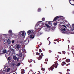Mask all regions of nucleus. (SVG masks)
Instances as JSON below:
<instances>
[{
  "mask_svg": "<svg viewBox=\"0 0 74 74\" xmlns=\"http://www.w3.org/2000/svg\"><path fill=\"white\" fill-rule=\"evenodd\" d=\"M21 74H24L25 73V70L22 69H21Z\"/></svg>",
  "mask_w": 74,
  "mask_h": 74,
  "instance_id": "9",
  "label": "nucleus"
},
{
  "mask_svg": "<svg viewBox=\"0 0 74 74\" xmlns=\"http://www.w3.org/2000/svg\"><path fill=\"white\" fill-rule=\"evenodd\" d=\"M27 33L28 34H31V33H32V31H31V30L28 31H27Z\"/></svg>",
  "mask_w": 74,
  "mask_h": 74,
  "instance_id": "14",
  "label": "nucleus"
},
{
  "mask_svg": "<svg viewBox=\"0 0 74 74\" xmlns=\"http://www.w3.org/2000/svg\"><path fill=\"white\" fill-rule=\"evenodd\" d=\"M21 35L23 36H25V32H23L21 34Z\"/></svg>",
  "mask_w": 74,
  "mask_h": 74,
  "instance_id": "26",
  "label": "nucleus"
},
{
  "mask_svg": "<svg viewBox=\"0 0 74 74\" xmlns=\"http://www.w3.org/2000/svg\"><path fill=\"white\" fill-rule=\"evenodd\" d=\"M8 44H11V40H10L8 39L7 41Z\"/></svg>",
  "mask_w": 74,
  "mask_h": 74,
  "instance_id": "8",
  "label": "nucleus"
},
{
  "mask_svg": "<svg viewBox=\"0 0 74 74\" xmlns=\"http://www.w3.org/2000/svg\"><path fill=\"white\" fill-rule=\"evenodd\" d=\"M21 65V63H18L17 65H16V66H19V65Z\"/></svg>",
  "mask_w": 74,
  "mask_h": 74,
  "instance_id": "23",
  "label": "nucleus"
},
{
  "mask_svg": "<svg viewBox=\"0 0 74 74\" xmlns=\"http://www.w3.org/2000/svg\"><path fill=\"white\" fill-rule=\"evenodd\" d=\"M10 51H12V52H13L15 53V49H11L10 50Z\"/></svg>",
  "mask_w": 74,
  "mask_h": 74,
  "instance_id": "10",
  "label": "nucleus"
},
{
  "mask_svg": "<svg viewBox=\"0 0 74 74\" xmlns=\"http://www.w3.org/2000/svg\"><path fill=\"white\" fill-rule=\"evenodd\" d=\"M58 24V23L57 22L56 23H54V26H56V25H57V24Z\"/></svg>",
  "mask_w": 74,
  "mask_h": 74,
  "instance_id": "28",
  "label": "nucleus"
},
{
  "mask_svg": "<svg viewBox=\"0 0 74 74\" xmlns=\"http://www.w3.org/2000/svg\"><path fill=\"white\" fill-rule=\"evenodd\" d=\"M37 58L38 60H40V59H42V56L40 55L39 56V57H37Z\"/></svg>",
  "mask_w": 74,
  "mask_h": 74,
  "instance_id": "6",
  "label": "nucleus"
},
{
  "mask_svg": "<svg viewBox=\"0 0 74 74\" xmlns=\"http://www.w3.org/2000/svg\"><path fill=\"white\" fill-rule=\"evenodd\" d=\"M38 72H39V74H41V73H40V71H38Z\"/></svg>",
  "mask_w": 74,
  "mask_h": 74,
  "instance_id": "55",
  "label": "nucleus"
},
{
  "mask_svg": "<svg viewBox=\"0 0 74 74\" xmlns=\"http://www.w3.org/2000/svg\"><path fill=\"white\" fill-rule=\"evenodd\" d=\"M42 21H44L45 20V18L43 17L42 18Z\"/></svg>",
  "mask_w": 74,
  "mask_h": 74,
  "instance_id": "24",
  "label": "nucleus"
},
{
  "mask_svg": "<svg viewBox=\"0 0 74 74\" xmlns=\"http://www.w3.org/2000/svg\"><path fill=\"white\" fill-rule=\"evenodd\" d=\"M32 65V64H31L30 66H29L30 67L31 66V65Z\"/></svg>",
  "mask_w": 74,
  "mask_h": 74,
  "instance_id": "59",
  "label": "nucleus"
},
{
  "mask_svg": "<svg viewBox=\"0 0 74 74\" xmlns=\"http://www.w3.org/2000/svg\"><path fill=\"white\" fill-rule=\"evenodd\" d=\"M11 70V69L10 68H8L7 69V71L8 72H10V70Z\"/></svg>",
  "mask_w": 74,
  "mask_h": 74,
  "instance_id": "20",
  "label": "nucleus"
},
{
  "mask_svg": "<svg viewBox=\"0 0 74 74\" xmlns=\"http://www.w3.org/2000/svg\"><path fill=\"white\" fill-rule=\"evenodd\" d=\"M72 49H74V47H72Z\"/></svg>",
  "mask_w": 74,
  "mask_h": 74,
  "instance_id": "41",
  "label": "nucleus"
},
{
  "mask_svg": "<svg viewBox=\"0 0 74 74\" xmlns=\"http://www.w3.org/2000/svg\"><path fill=\"white\" fill-rule=\"evenodd\" d=\"M57 67H58V65H56V64H54L52 66H51V67L49 69V71H50V70L53 71L54 67H55L56 69V68H57Z\"/></svg>",
  "mask_w": 74,
  "mask_h": 74,
  "instance_id": "1",
  "label": "nucleus"
},
{
  "mask_svg": "<svg viewBox=\"0 0 74 74\" xmlns=\"http://www.w3.org/2000/svg\"><path fill=\"white\" fill-rule=\"evenodd\" d=\"M66 62L69 63L70 62V60L69 59H67L66 60Z\"/></svg>",
  "mask_w": 74,
  "mask_h": 74,
  "instance_id": "16",
  "label": "nucleus"
},
{
  "mask_svg": "<svg viewBox=\"0 0 74 74\" xmlns=\"http://www.w3.org/2000/svg\"><path fill=\"white\" fill-rule=\"evenodd\" d=\"M65 51H63V52L62 53H63L65 55Z\"/></svg>",
  "mask_w": 74,
  "mask_h": 74,
  "instance_id": "38",
  "label": "nucleus"
},
{
  "mask_svg": "<svg viewBox=\"0 0 74 74\" xmlns=\"http://www.w3.org/2000/svg\"><path fill=\"white\" fill-rule=\"evenodd\" d=\"M66 74H70V73H67Z\"/></svg>",
  "mask_w": 74,
  "mask_h": 74,
  "instance_id": "53",
  "label": "nucleus"
},
{
  "mask_svg": "<svg viewBox=\"0 0 74 74\" xmlns=\"http://www.w3.org/2000/svg\"><path fill=\"white\" fill-rule=\"evenodd\" d=\"M58 53H60V54H61L62 53H60L59 52H58Z\"/></svg>",
  "mask_w": 74,
  "mask_h": 74,
  "instance_id": "49",
  "label": "nucleus"
},
{
  "mask_svg": "<svg viewBox=\"0 0 74 74\" xmlns=\"http://www.w3.org/2000/svg\"><path fill=\"white\" fill-rule=\"evenodd\" d=\"M19 56L20 57L22 58V53H20L19 54Z\"/></svg>",
  "mask_w": 74,
  "mask_h": 74,
  "instance_id": "19",
  "label": "nucleus"
},
{
  "mask_svg": "<svg viewBox=\"0 0 74 74\" xmlns=\"http://www.w3.org/2000/svg\"><path fill=\"white\" fill-rule=\"evenodd\" d=\"M34 38V36H33V35H31L30 36V37H27V38H26V41H28V42H29V41H30L31 40V39L32 38V39H33V38Z\"/></svg>",
  "mask_w": 74,
  "mask_h": 74,
  "instance_id": "2",
  "label": "nucleus"
},
{
  "mask_svg": "<svg viewBox=\"0 0 74 74\" xmlns=\"http://www.w3.org/2000/svg\"><path fill=\"white\" fill-rule=\"evenodd\" d=\"M3 54V53H0V55H2Z\"/></svg>",
  "mask_w": 74,
  "mask_h": 74,
  "instance_id": "47",
  "label": "nucleus"
},
{
  "mask_svg": "<svg viewBox=\"0 0 74 74\" xmlns=\"http://www.w3.org/2000/svg\"><path fill=\"white\" fill-rule=\"evenodd\" d=\"M17 61H18V59H17Z\"/></svg>",
  "mask_w": 74,
  "mask_h": 74,
  "instance_id": "58",
  "label": "nucleus"
},
{
  "mask_svg": "<svg viewBox=\"0 0 74 74\" xmlns=\"http://www.w3.org/2000/svg\"><path fill=\"white\" fill-rule=\"evenodd\" d=\"M64 64H66V63L64 61L63 62H62V66H64Z\"/></svg>",
  "mask_w": 74,
  "mask_h": 74,
  "instance_id": "13",
  "label": "nucleus"
},
{
  "mask_svg": "<svg viewBox=\"0 0 74 74\" xmlns=\"http://www.w3.org/2000/svg\"><path fill=\"white\" fill-rule=\"evenodd\" d=\"M69 64H70L69 63L68 64H66V66H68V65H69Z\"/></svg>",
  "mask_w": 74,
  "mask_h": 74,
  "instance_id": "51",
  "label": "nucleus"
},
{
  "mask_svg": "<svg viewBox=\"0 0 74 74\" xmlns=\"http://www.w3.org/2000/svg\"><path fill=\"white\" fill-rule=\"evenodd\" d=\"M72 26L73 28H74V24H72Z\"/></svg>",
  "mask_w": 74,
  "mask_h": 74,
  "instance_id": "36",
  "label": "nucleus"
},
{
  "mask_svg": "<svg viewBox=\"0 0 74 74\" xmlns=\"http://www.w3.org/2000/svg\"><path fill=\"white\" fill-rule=\"evenodd\" d=\"M71 52H72V53H73V54H74V53H73V51H72Z\"/></svg>",
  "mask_w": 74,
  "mask_h": 74,
  "instance_id": "57",
  "label": "nucleus"
},
{
  "mask_svg": "<svg viewBox=\"0 0 74 74\" xmlns=\"http://www.w3.org/2000/svg\"><path fill=\"white\" fill-rule=\"evenodd\" d=\"M48 24H49V25H50L51 24V22H49L48 23Z\"/></svg>",
  "mask_w": 74,
  "mask_h": 74,
  "instance_id": "43",
  "label": "nucleus"
},
{
  "mask_svg": "<svg viewBox=\"0 0 74 74\" xmlns=\"http://www.w3.org/2000/svg\"><path fill=\"white\" fill-rule=\"evenodd\" d=\"M45 25L47 27H51V26L48 25L47 24H45Z\"/></svg>",
  "mask_w": 74,
  "mask_h": 74,
  "instance_id": "18",
  "label": "nucleus"
},
{
  "mask_svg": "<svg viewBox=\"0 0 74 74\" xmlns=\"http://www.w3.org/2000/svg\"><path fill=\"white\" fill-rule=\"evenodd\" d=\"M21 33H22V32H20L19 33V34H21Z\"/></svg>",
  "mask_w": 74,
  "mask_h": 74,
  "instance_id": "45",
  "label": "nucleus"
},
{
  "mask_svg": "<svg viewBox=\"0 0 74 74\" xmlns=\"http://www.w3.org/2000/svg\"><path fill=\"white\" fill-rule=\"evenodd\" d=\"M41 22H42V21H39L38 22L37 24V26L39 25H41V24L42 23Z\"/></svg>",
  "mask_w": 74,
  "mask_h": 74,
  "instance_id": "7",
  "label": "nucleus"
},
{
  "mask_svg": "<svg viewBox=\"0 0 74 74\" xmlns=\"http://www.w3.org/2000/svg\"><path fill=\"white\" fill-rule=\"evenodd\" d=\"M66 59V57H65V58H63V59Z\"/></svg>",
  "mask_w": 74,
  "mask_h": 74,
  "instance_id": "52",
  "label": "nucleus"
},
{
  "mask_svg": "<svg viewBox=\"0 0 74 74\" xmlns=\"http://www.w3.org/2000/svg\"><path fill=\"white\" fill-rule=\"evenodd\" d=\"M42 33L41 32H39L37 34V36H40V35H41Z\"/></svg>",
  "mask_w": 74,
  "mask_h": 74,
  "instance_id": "12",
  "label": "nucleus"
},
{
  "mask_svg": "<svg viewBox=\"0 0 74 74\" xmlns=\"http://www.w3.org/2000/svg\"><path fill=\"white\" fill-rule=\"evenodd\" d=\"M36 55H40V53L37 52L36 53Z\"/></svg>",
  "mask_w": 74,
  "mask_h": 74,
  "instance_id": "30",
  "label": "nucleus"
},
{
  "mask_svg": "<svg viewBox=\"0 0 74 74\" xmlns=\"http://www.w3.org/2000/svg\"><path fill=\"white\" fill-rule=\"evenodd\" d=\"M13 59L14 60H16L17 59V57H16V56H14L13 57Z\"/></svg>",
  "mask_w": 74,
  "mask_h": 74,
  "instance_id": "11",
  "label": "nucleus"
},
{
  "mask_svg": "<svg viewBox=\"0 0 74 74\" xmlns=\"http://www.w3.org/2000/svg\"><path fill=\"white\" fill-rule=\"evenodd\" d=\"M62 33L63 34H64L65 33H66V32H64V31H62Z\"/></svg>",
  "mask_w": 74,
  "mask_h": 74,
  "instance_id": "33",
  "label": "nucleus"
},
{
  "mask_svg": "<svg viewBox=\"0 0 74 74\" xmlns=\"http://www.w3.org/2000/svg\"><path fill=\"white\" fill-rule=\"evenodd\" d=\"M3 53H6V52H7V50H3Z\"/></svg>",
  "mask_w": 74,
  "mask_h": 74,
  "instance_id": "21",
  "label": "nucleus"
},
{
  "mask_svg": "<svg viewBox=\"0 0 74 74\" xmlns=\"http://www.w3.org/2000/svg\"><path fill=\"white\" fill-rule=\"evenodd\" d=\"M61 16H56L54 18L53 21H52V22H54V21H56V20H57V19H58V18H60Z\"/></svg>",
  "mask_w": 74,
  "mask_h": 74,
  "instance_id": "3",
  "label": "nucleus"
},
{
  "mask_svg": "<svg viewBox=\"0 0 74 74\" xmlns=\"http://www.w3.org/2000/svg\"><path fill=\"white\" fill-rule=\"evenodd\" d=\"M71 0H69L70 4H71V2H70V1H71Z\"/></svg>",
  "mask_w": 74,
  "mask_h": 74,
  "instance_id": "46",
  "label": "nucleus"
},
{
  "mask_svg": "<svg viewBox=\"0 0 74 74\" xmlns=\"http://www.w3.org/2000/svg\"><path fill=\"white\" fill-rule=\"evenodd\" d=\"M9 33H10V34H12V30H10L8 31Z\"/></svg>",
  "mask_w": 74,
  "mask_h": 74,
  "instance_id": "17",
  "label": "nucleus"
},
{
  "mask_svg": "<svg viewBox=\"0 0 74 74\" xmlns=\"http://www.w3.org/2000/svg\"><path fill=\"white\" fill-rule=\"evenodd\" d=\"M33 61V60L32 59H30L28 61V62L30 63V62H32Z\"/></svg>",
  "mask_w": 74,
  "mask_h": 74,
  "instance_id": "25",
  "label": "nucleus"
},
{
  "mask_svg": "<svg viewBox=\"0 0 74 74\" xmlns=\"http://www.w3.org/2000/svg\"><path fill=\"white\" fill-rule=\"evenodd\" d=\"M21 22V21H20V22Z\"/></svg>",
  "mask_w": 74,
  "mask_h": 74,
  "instance_id": "64",
  "label": "nucleus"
},
{
  "mask_svg": "<svg viewBox=\"0 0 74 74\" xmlns=\"http://www.w3.org/2000/svg\"><path fill=\"white\" fill-rule=\"evenodd\" d=\"M50 44H51V42L49 41V45H50Z\"/></svg>",
  "mask_w": 74,
  "mask_h": 74,
  "instance_id": "44",
  "label": "nucleus"
},
{
  "mask_svg": "<svg viewBox=\"0 0 74 74\" xmlns=\"http://www.w3.org/2000/svg\"><path fill=\"white\" fill-rule=\"evenodd\" d=\"M8 59L10 62H11V58L10 57H8Z\"/></svg>",
  "mask_w": 74,
  "mask_h": 74,
  "instance_id": "15",
  "label": "nucleus"
},
{
  "mask_svg": "<svg viewBox=\"0 0 74 74\" xmlns=\"http://www.w3.org/2000/svg\"><path fill=\"white\" fill-rule=\"evenodd\" d=\"M70 48H69V47H68V49H69Z\"/></svg>",
  "mask_w": 74,
  "mask_h": 74,
  "instance_id": "63",
  "label": "nucleus"
},
{
  "mask_svg": "<svg viewBox=\"0 0 74 74\" xmlns=\"http://www.w3.org/2000/svg\"><path fill=\"white\" fill-rule=\"evenodd\" d=\"M34 63H36V61H34Z\"/></svg>",
  "mask_w": 74,
  "mask_h": 74,
  "instance_id": "56",
  "label": "nucleus"
},
{
  "mask_svg": "<svg viewBox=\"0 0 74 74\" xmlns=\"http://www.w3.org/2000/svg\"><path fill=\"white\" fill-rule=\"evenodd\" d=\"M41 55H42V56H44V55H43V53H41Z\"/></svg>",
  "mask_w": 74,
  "mask_h": 74,
  "instance_id": "42",
  "label": "nucleus"
},
{
  "mask_svg": "<svg viewBox=\"0 0 74 74\" xmlns=\"http://www.w3.org/2000/svg\"><path fill=\"white\" fill-rule=\"evenodd\" d=\"M49 38H49H47V40H48V41H49V38Z\"/></svg>",
  "mask_w": 74,
  "mask_h": 74,
  "instance_id": "48",
  "label": "nucleus"
},
{
  "mask_svg": "<svg viewBox=\"0 0 74 74\" xmlns=\"http://www.w3.org/2000/svg\"><path fill=\"white\" fill-rule=\"evenodd\" d=\"M59 74H62V73H60V72H59Z\"/></svg>",
  "mask_w": 74,
  "mask_h": 74,
  "instance_id": "50",
  "label": "nucleus"
},
{
  "mask_svg": "<svg viewBox=\"0 0 74 74\" xmlns=\"http://www.w3.org/2000/svg\"><path fill=\"white\" fill-rule=\"evenodd\" d=\"M67 71H70V69H67Z\"/></svg>",
  "mask_w": 74,
  "mask_h": 74,
  "instance_id": "37",
  "label": "nucleus"
},
{
  "mask_svg": "<svg viewBox=\"0 0 74 74\" xmlns=\"http://www.w3.org/2000/svg\"><path fill=\"white\" fill-rule=\"evenodd\" d=\"M49 52L50 53H51V52H52V51H51V50H49Z\"/></svg>",
  "mask_w": 74,
  "mask_h": 74,
  "instance_id": "39",
  "label": "nucleus"
},
{
  "mask_svg": "<svg viewBox=\"0 0 74 74\" xmlns=\"http://www.w3.org/2000/svg\"><path fill=\"white\" fill-rule=\"evenodd\" d=\"M60 27L61 29H63V27H65V28H66V26L64 25H60Z\"/></svg>",
  "mask_w": 74,
  "mask_h": 74,
  "instance_id": "5",
  "label": "nucleus"
},
{
  "mask_svg": "<svg viewBox=\"0 0 74 74\" xmlns=\"http://www.w3.org/2000/svg\"><path fill=\"white\" fill-rule=\"evenodd\" d=\"M41 9L40 8H38V12H40L41 11Z\"/></svg>",
  "mask_w": 74,
  "mask_h": 74,
  "instance_id": "22",
  "label": "nucleus"
},
{
  "mask_svg": "<svg viewBox=\"0 0 74 74\" xmlns=\"http://www.w3.org/2000/svg\"><path fill=\"white\" fill-rule=\"evenodd\" d=\"M70 4H71V5H74V4H72L71 3Z\"/></svg>",
  "mask_w": 74,
  "mask_h": 74,
  "instance_id": "54",
  "label": "nucleus"
},
{
  "mask_svg": "<svg viewBox=\"0 0 74 74\" xmlns=\"http://www.w3.org/2000/svg\"><path fill=\"white\" fill-rule=\"evenodd\" d=\"M33 71L31 70V71Z\"/></svg>",
  "mask_w": 74,
  "mask_h": 74,
  "instance_id": "60",
  "label": "nucleus"
},
{
  "mask_svg": "<svg viewBox=\"0 0 74 74\" xmlns=\"http://www.w3.org/2000/svg\"><path fill=\"white\" fill-rule=\"evenodd\" d=\"M47 63H48V62H45V64H47Z\"/></svg>",
  "mask_w": 74,
  "mask_h": 74,
  "instance_id": "40",
  "label": "nucleus"
},
{
  "mask_svg": "<svg viewBox=\"0 0 74 74\" xmlns=\"http://www.w3.org/2000/svg\"><path fill=\"white\" fill-rule=\"evenodd\" d=\"M14 42H15V41H14V40H13L12 41V43L13 44L14 43Z\"/></svg>",
  "mask_w": 74,
  "mask_h": 74,
  "instance_id": "35",
  "label": "nucleus"
},
{
  "mask_svg": "<svg viewBox=\"0 0 74 74\" xmlns=\"http://www.w3.org/2000/svg\"><path fill=\"white\" fill-rule=\"evenodd\" d=\"M57 64H58V65H59V64H58V63H57Z\"/></svg>",
  "mask_w": 74,
  "mask_h": 74,
  "instance_id": "62",
  "label": "nucleus"
},
{
  "mask_svg": "<svg viewBox=\"0 0 74 74\" xmlns=\"http://www.w3.org/2000/svg\"><path fill=\"white\" fill-rule=\"evenodd\" d=\"M41 70L42 71H45V69H44V68H42Z\"/></svg>",
  "mask_w": 74,
  "mask_h": 74,
  "instance_id": "27",
  "label": "nucleus"
},
{
  "mask_svg": "<svg viewBox=\"0 0 74 74\" xmlns=\"http://www.w3.org/2000/svg\"><path fill=\"white\" fill-rule=\"evenodd\" d=\"M20 48V45H17L16 46V47H15V49L17 51H19V48Z\"/></svg>",
  "mask_w": 74,
  "mask_h": 74,
  "instance_id": "4",
  "label": "nucleus"
},
{
  "mask_svg": "<svg viewBox=\"0 0 74 74\" xmlns=\"http://www.w3.org/2000/svg\"><path fill=\"white\" fill-rule=\"evenodd\" d=\"M39 52H42V50H41L40 49H39Z\"/></svg>",
  "mask_w": 74,
  "mask_h": 74,
  "instance_id": "29",
  "label": "nucleus"
},
{
  "mask_svg": "<svg viewBox=\"0 0 74 74\" xmlns=\"http://www.w3.org/2000/svg\"><path fill=\"white\" fill-rule=\"evenodd\" d=\"M55 59L56 60H58V58L57 57H56Z\"/></svg>",
  "mask_w": 74,
  "mask_h": 74,
  "instance_id": "32",
  "label": "nucleus"
},
{
  "mask_svg": "<svg viewBox=\"0 0 74 74\" xmlns=\"http://www.w3.org/2000/svg\"><path fill=\"white\" fill-rule=\"evenodd\" d=\"M45 61H47V62H48V59H46L45 60Z\"/></svg>",
  "mask_w": 74,
  "mask_h": 74,
  "instance_id": "34",
  "label": "nucleus"
},
{
  "mask_svg": "<svg viewBox=\"0 0 74 74\" xmlns=\"http://www.w3.org/2000/svg\"><path fill=\"white\" fill-rule=\"evenodd\" d=\"M62 31H66V28H64L62 29Z\"/></svg>",
  "mask_w": 74,
  "mask_h": 74,
  "instance_id": "31",
  "label": "nucleus"
},
{
  "mask_svg": "<svg viewBox=\"0 0 74 74\" xmlns=\"http://www.w3.org/2000/svg\"><path fill=\"white\" fill-rule=\"evenodd\" d=\"M69 45H68V47H69Z\"/></svg>",
  "mask_w": 74,
  "mask_h": 74,
  "instance_id": "61",
  "label": "nucleus"
}]
</instances>
